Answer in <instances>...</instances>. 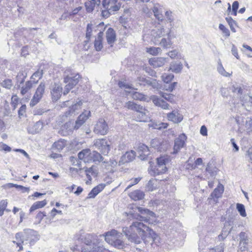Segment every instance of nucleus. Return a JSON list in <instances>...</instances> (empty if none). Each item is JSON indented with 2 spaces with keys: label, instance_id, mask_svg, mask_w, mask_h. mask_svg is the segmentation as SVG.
<instances>
[{
  "label": "nucleus",
  "instance_id": "1",
  "mask_svg": "<svg viewBox=\"0 0 252 252\" xmlns=\"http://www.w3.org/2000/svg\"><path fill=\"white\" fill-rule=\"evenodd\" d=\"M139 214H131L132 217L136 220L133 221L129 227H124L123 232L127 239L135 244H139L141 240L151 238L153 242L159 241L158 235L143 221L147 222L151 217H155V214L148 209L140 207H137Z\"/></svg>",
  "mask_w": 252,
  "mask_h": 252
},
{
  "label": "nucleus",
  "instance_id": "2",
  "mask_svg": "<svg viewBox=\"0 0 252 252\" xmlns=\"http://www.w3.org/2000/svg\"><path fill=\"white\" fill-rule=\"evenodd\" d=\"M100 236L104 238L107 243L117 249H122L126 247V244L122 240V233L115 229H112L105 233L104 235Z\"/></svg>",
  "mask_w": 252,
  "mask_h": 252
},
{
  "label": "nucleus",
  "instance_id": "3",
  "mask_svg": "<svg viewBox=\"0 0 252 252\" xmlns=\"http://www.w3.org/2000/svg\"><path fill=\"white\" fill-rule=\"evenodd\" d=\"M15 238L17 240H19L21 243H23L24 241H27L31 245H33L39 240L40 235L37 231L33 229H25L23 232L17 233Z\"/></svg>",
  "mask_w": 252,
  "mask_h": 252
},
{
  "label": "nucleus",
  "instance_id": "4",
  "mask_svg": "<svg viewBox=\"0 0 252 252\" xmlns=\"http://www.w3.org/2000/svg\"><path fill=\"white\" fill-rule=\"evenodd\" d=\"M26 77V75H24L23 72H19L16 76L18 85V88L20 90V93L22 95L28 93L32 88L33 85L35 84L34 81L32 80L27 81L25 84L24 82Z\"/></svg>",
  "mask_w": 252,
  "mask_h": 252
},
{
  "label": "nucleus",
  "instance_id": "5",
  "mask_svg": "<svg viewBox=\"0 0 252 252\" xmlns=\"http://www.w3.org/2000/svg\"><path fill=\"white\" fill-rule=\"evenodd\" d=\"M79 78L80 75L79 74H76L73 76L67 75L64 77V82L66 84L64 87V90L63 93L64 95L67 94L69 91L78 83Z\"/></svg>",
  "mask_w": 252,
  "mask_h": 252
},
{
  "label": "nucleus",
  "instance_id": "6",
  "mask_svg": "<svg viewBox=\"0 0 252 252\" xmlns=\"http://www.w3.org/2000/svg\"><path fill=\"white\" fill-rule=\"evenodd\" d=\"M95 148L103 155H107L110 150V141L105 138L97 139L95 141Z\"/></svg>",
  "mask_w": 252,
  "mask_h": 252
},
{
  "label": "nucleus",
  "instance_id": "7",
  "mask_svg": "<svg viewBox=\"0 0 252 252\" xmlns=\"http://www.w3.org/2000/svg\"><path fill=\"white\" fill-rule=\"evenodd\" d=\"M94 240V236L88 234L86 235L84 238L85 246L82 249L81 252H94V243H93Z\"/></svg>",
  "mask_w": 252,
  "mask_h": 252
},
{
  "label": "nucleus",
  "instance_id": "8",
  "mask_svg": "<svg viewBox=\"0 0 252 252\" xmlns=\"http://www.w3.org/2000/svg\"><path fill=\"white\" fill-rule=\"evenodd\" d=\"M109 130L107 123L104 119H100L95 125V133L102 135H106Z\"/></svg>",
  "mask_w": 252,
  "mask_h": 252
},
{
  "label": "nucleus",
  "instance_id": "9",
  "mask_svg": "<svg viewBox=\"0 0 252 252\" xmlns=\"http://www.w3.org/2000/svg\"><path fill=\"white\" fill-rule=\"evenodd\" d=\"M151 145L159 152L165 151L168 147V144L167 141L158 138L152 139L151 141Z\"/></svg>",
  "mask_w": 252,
  "mask_h": 252
},
{
  "label": "nucleus",
  "instance_id": "10",
  "mask_svg": "<svg viewBox=\"0 0 252 252\" xmlns=\"http://www.w3.org/2000/svg\"><path fill=\"white\" fill-rule=\"evenodd\" d=\"M136 112L137 116L135 119L137 121L146 122L150 120L149 112L144 107L140 105Z\"/></svg>",
  "mask_w": 252,
  "mask_h": 252
},
{
  "label": "nucleus",
  "instance_id": "11",
  "mask_svg": "<svg viewBox=\"0 0 252 252\" xmlns=\"http://www.w3.org/2000/svg\"><path fill=\"white\" fill-rule=\"evenodd\" d=\"M167 32L163 27H156L151 31L152 41L157 44L158 39L166 35Z\"/></svg>",
  "mask_w": 252,
  "mask_h": 252
},
{
  "label": "nucleus",
  "instance_id": "12",
  "mask_svg": "<svg viewBox=\"0 0 252 252\" xmlns=\"http://www.w3.org/2000/svg\"><path fill=\"white\" fill-rule=\"evenodd\" d=\"M91 153V150L89 149L83 150L80 152L78 154V158L80 159H84L85 162H90L94 161V154Z\"/></svg>",
  "mask_w": 252,
  "mask_h": 252
},
{
  "label": "nucleus",
  "instance_id": "13",
  "mask_svg": "<svg viewBox=\"0 0 252 252\" xmlns=\"http://www.w3.org/2000/svg\"><path fill=\"white\" fill-rule=\"evenodd\" d=\"M187 140V136L184 133L180 134L178 138H177L174 141V146L173 148L174 151L172 153L173 154H177L179 151L185 145V141Z\"/></svg>",
  "mask_w": 252,
  "mask_h": 252
},
{
  "label": "nucleus",
  "instance_id": "14",
  "mask_svg": "<svg viewBox=\"0 0 252 252\" xmlns=\"http://www.w3.org/2000/svg\"><path fill=\"white\" fill-rule=\"evenodd\" d=\"M74 126L71 121H68L62 125L59 131V133L63 136L71 134L73 130L75 129Z\"/></svg>",
  "mask_w": 252,
  "mask_h": 252
},
{
  "label": "nucleus",
  "instance_id": "15",
  "mask_svg": "<svg viewBox=\"0 0 252 252\" xmlns=\"http://www.w3.org/2000/svg\"><path fill=\"white\" fill-rule=\"evenodd\" d=\"M91 112L88 110L84 111L80 114L75 121L74 127L75 130L78 129L90 116Z\"/></svg>",
  "mask_w": 252,
  "mask_h": 252
},
{
  "label": "nucleus",
  "instance_id": "16",
  "mask_svg": "<svg viewBox=\"0 0 252 252\" xmlns=\"http://www.w3.org/2000/svg\"><path fill=\"white\" fill-rule=\"evenodd\" d=\"M150 99L156 106L159 107L164 110L170 109V106L163 99L159 98L158 96L153 95L151 96Z\"/></svg>",
  "mask_w": 252,
  "mask_h": 252
},
{
  "label": "nucleus",
  "instance_id": "17",
  "mask_svg": "<svg viewBox=\"0 0 252 252\" xmlns=\"http://www.w3.org/2000/svg\"><path fill=\"white\" fill-rule=\"evenodd\" d=\"M136 153L133 150L126 152L121 158L119 160V165L124 164L125 163L129 162L132 161L135 158Z\"/></svg>",
  "mask_w": 252,
  "mask_h": 252
},
{
  "label": "nucleus",
  "instance_id": "18",
  "mask_svg": "<svg viewBox=\"0 0 252 252\" xmlns=\"http://www.w3.org/2000/svg\"><path fill=\"white\" fill-rule=\"evenodd\" d=\"M167 118L169 121L175 124L180 123L183 119V115L176 110H173L171 113H168Z\"/></svg>",
  "mask_w": 252,
  "mask_h": 252
},
{
  "label": "nucleus",
  "instance_id": "19",
  "mask_svg": "<svg viewBox=\"0 0 252 252\" xmlns=\"http://www.w3.org/2000/svg\"><path fill=\"white\" fill-rule=\"evenodd\" d=\"M62 87L59 84L54 83L51 89V94L53 101H57L61 97L62 93Z\"/></svg>",
  "mask_w": 252,
  "mask_h": 252
},
{
  "label": "nucleus",
  "instance_id": "20",
  "mask_svg": "<svg viewBox=\"0 0 252 252\" xmlns=\"http://www.w3.org/2000/svg\"><path fill=\"white\" fill-rule=\"evenodd\" d=\"M83 104L82 100H79L69 107L68 110L65 112L66 116H71L78 113L79 110L81 109Z\"/></svg>",
  "mask_w": 252,
  "mask_h": 252
},
{
  "label": "nucleus",
  "instance_id": "21",
  "mask_svg": "<svg viewBox=\"0 0 252 252\" xmlns=\"http://www.w3.org/2000/svg\"><path fill=\"white\" fill-rule=\"evenodd\" d=\"M167 58L158 57L154 58L149 60L150 64L154 67H161L167 62Z\"/></svg>",
  "mask_w": 252,
  "mask_h": 252
},
{
  "label": "nucleus",
  "instance_id": "22",
  "mask_svg": "<svg viewBox=\"0 0 252 252\" xmlns=\"http://www.w3.org/2000/svg\"><path fill=\"white\" fill-rule=\"evenodd\" d=\"M43 125L40 121L37 122L32 126L28 128V132L32 134L39 133L43 128Z\"/></svg>",
  "mask_w": 252,
  "mask_h": 252
},
{
  "label": "nucleus",
  "instance_id": "23",
  "mask_svg": "<svg viewBox=\"0 0 252 252\" xmlns=\"http://www.w3.org/2000/svg\"><path fill=\"white\" fill-rule=\"evenodd\" d=\"M167 38H162L159 43V45L164 48H169L172 45V42L170 39V32H167Z\"/></svg>",
  "mask_w": 252,
  "mask_h": 252
},
{
  "label": "nucleus",
  "instance_id": "24",
  "mask_svg": "<svg viewBox=\"0 0 252 252\" xmlns=\"http://www.w3.org/2000/svg\"><path fill=\"white\" fill-rule=\"evenodd\" d=\"M108 4V9L112 12L118 11L121 6L118 0H109Z\"/></svg>",
  "mask_w": 252,
  "mask_h": 252
},
{
  "label": "nucleus",
  "instance_id": "25",
  "mask_svg": "<svg viewBox=\"0 0 252 252\" xmlns=\"http://www.w3.org/2000/svg\"><path fill=\"white\" fill-rule=\"evenodd\" d=\"M159 5L158 3L155 4L153 7V12L155 17L159 21H162L163 20V16L160 11Z\"/></svg>",
  "mask_w": 252,
  "mask_h": 252
},
{
  "label": "nucleus",
  "instance_id": "26",
  "mask_svg": "<svg viewBox=\"0 0 252 252\" xmlns=\"http://www.w3.org/2000/svg\"><path fill=\"white\" fill-rule=\"evenodd\" d=\"M106 39L108 44H112L116 40V33L113 29L109 28L106 32Z\"/></svg>",
  "mask_w": 252,
  "mask_h": 252
},
{
  "label": "nucleus",
  "instance_id": "27",
  "mask_svg": "<svg viewBox=\"0 0 252 252\" xmlns=\"http://www.w3.org/2000/svg\"><path fill=\"white\" fill-rule=\"evenodd\" d=\"M129 195L132 199L136 201L142 199L144 198V193L141 190H136L129 193Z\"/></svg>",
  "mask_w": 252,
  "mask_h": 252
},
{
  "label": "nucleus",
  "instance_id": "28",
  "mask_svg": "<svg viewBox=\"0 0 252 252\" xmlns=\"http://www.w3.org/2000/svg\"><path fill=\"white\" fill-rule=\"evenodd\" d=\"M224 191V187L222 185L219 184L217 188L211 193V196L213 198H218L221 197Z\"/></svg>",
  "mask_w": 252,
  "mask_h": 252
},
{
  "label": "nucleus",
  "instance_id": "29",
  "mask_svg": "<svg viewBox=\"0 0 252 252\" xmlns=\"http://www.w3.org/2000/svg\"><path fill=\"white\" fill-rule=\"evenodd\" d=\"M183 68V65L181 63L172 62L170 64L169 70L175 73H179Z\"/></svg>",
  "mask_w": 252,
  "mask_h": 252
},
{
  "label": "nucleus",
  "instance_id": "30",
  "mask_svg": "<svg viewBox=\"0 0 252 252\" xmlns=\"http://www.w3.org/2000/svg\"><path fill=\"white\" fill-rule=\"evenodd\" d=\"M95 161H98L99 162L102 161L103 167L108 169V167L110 165L109 162L106 160H103V158L102 156L98 152H95Z\"/></svg>",
  "mask_w": 252,
  "mask_h": 252
},
{
  "label": "nucleus",
  "instance_id": "31",
  "mask_svg": "<svg viewBox=\"0 0 252 252\" xmlns=\"http://www.w3.org/2000/svg\"><path fill=\"white\" fill-rule=\"evenodd\" d=\"M47 204L45 200L41 201H37L35 202L31 207L30 212H32L37 209L40 208L45 206Z\"/></svg>",
  "mask_w": 252,
  "mask_h": 252
},
{
  "label": "nucleus",
  "instance_id": "32",
  "mask_svg": "<svg viewBox=\"0 0 252 252\" xmlns=\"http://www.w3.org/2000/svg\"><path fill=\"white\" fill-rule=\"evenodd\" d=\"M93 167H94V166L92 165L90 168H87V167L86 168V169H85L86 174L87 177L88 179V180L86 181L87 184H89L90 182H91L92 181V176H94V170Z\"/></svg>",
  "mask_w": 252,
  "mask_h": 252
},
{
  "label": "nucleus",
  "instance_id": "33",
  "mask_svg": "<svg viewBox=\"0 0 252 252\" xmlns=\"http://www.w3.org/2000/svg\"><path fill=\"white\" fill-rule=\"evenodd\" d=\"M166 170V166L163 165V164H158V163L154 169L155 173L157 175L164 173Z\"/></svg>",
  "mask_w": 252,
  "mask_h": 252
},
{
  "label": "nucleus",
  "instance_id": "34",
  "mask_svg": "<svg viewBox=\"0 0 252 252\" xmlns=\"http://www.w3.org/2000/svg\"><path fill=\"white\" fill-rule=\"evenodd\" d=\"M43 74V70H37L31 76V79L33 80L32 81H34V83L36 84L38 80L42 78Z\"/></svg>",
  "mask_w": 252,
  "mask_h": 252
},
{
  "label": "nucleus",
  "instance_id": "35",
  "mask_svg": "<svg viewBox=\"0 0 252 252\" xmlns=\"http://www.w3.org/2000/svg\"><path fill=\"white\" fill-rule=\"evenodd\" d=\"M146 51L148 53L153 56H156L158 55L159 53H161L162 50L161 48L159 47H152L149 48H146Z\"/></svg>",
  "mask_w": 252,
  "mask_h": 252
},
{
  "label": "nucleus",
  "instance_id": "36",
  "mask_svg": "<svg viewBox=\"0 0 252 252\" xmlns=\"http://www.w3.org/2000/svg\"><path fill=\"white\" fill-rule=\"evenodd\" d=\"M217 70L220 74L225 77L230 76L232 74V72L229 73L225 71L220 62L218 63Z\"/></svg>",
  "mask_w": 252,
  "mask_h": 252
},
{
  "label": "nucleus",
  "instance_id": "37",
  "mask_svg": "<svg viewBox=\"0 0 252 252\" xmlns=\"http://www.w3.org/2000/svg\"><path fill=\"white\" fill-rule=\"evenodd\" d=\"M139 106L140 105L135 103L133 101H128L126 103L125 107H126L129 110L136 111Z\"/></svg>",
  "mask_w": 252,
  "mask_h": 252
},
{
  "label": "nucleus",
  "instance_id": "38",
  "mask_svg": "<svg viewBox=\"0 0 252 252\" xmlns=\"http://www.w3.org/2000/svg\"><path fill=\"white\" fill-rule=\"evenodd\" d=\"M157 163L160 164H163V165H166L170 161V159L167 156H161L159 158H157Z\"/></svg>",
  "mask_w": 252,
  "mask_h": 252
},
{
  "label": "nucleus",
  "instance_id": "39",
  "mask_svg": "<svg viewBox=\"0 0 252 252\" xmlns=\"http://www.w3.org/2000/svg\"><path fill=\"white\" fill-rule=\"evenodd\" d=\"M45 84L43 82H41L39 85L38 86L35 93V94H38V96H40L41 97H42L43 95L45 92Z\"/></svg>",
  "mask_w": 252,
  "mask_h": 252
},
{
  "label": "nucleus",
  "instance_id": "40",
  "mask_svg": "<svg viewBox=\"0 0 252 252\" xmlns=\"http://www.w3.org/2000/svg\"><path fill=\"white\" fill-rule=\"evenodd\" d=\"M106 27H104L103 22L99 23L95 27V32H99L98 33V38H101L103 36V32L105 30Z\"/></svg>",
  "mask_w": 252,
  "mask_h": 252
},
{
  "label": "nucleus",
  "instance_id": "41",
  "mask_svg": "<svg viewBox=\"0 0 252 252\" xmlns=\"http://www.w3.org/2000/svg\"><path fill=\"white\" fill-rule=\"evenodd\" d=\"M206 171L208 172L211 176H215L217 174V169L212 166L211 163H208L207 165Z\"/></svg>",
  "mask_w": 252,
  "mask_h": 252
},
{
  "label": "nucleus",
  "instance_id": "42",
  "mask_svg": "<svg viewBox=\"0 0 252 252\" xmlns=\"http://www.w3.org/2000/svg\"><path fill=\"white\" fill-rule=\"evenodd\" d=\"M86 11L88 12H92L94 10V0H91L86 1L85 3Z\"/></svg>",
  "mask_w": 252,
  "mask_h": 252
},
{
  "label": "nucleus",
  "instance_id": "43",
  "mask_svg": "<svg viewBox=\"0 0 252 252\" xmlns=\"http://www.w3.org/2000/svg\"><path fill=\"white\" fill-rule=\"evenodd\" d=\"M241 102H243V105L245 104L249 105L252 104V96L250 95H245L243 97H240Z\"/></svg>",
  "mask_w": 252,
  "mask_h": 252
},
{
  "label": "nucleus",
  "instance_id": "44",
  "mask_svg": "<svg viewBox=\"0 0 252 252\" xmlns=\"http://www.w3.org/2000/svg\"><path fill=\"white\" fill-rule=\"evenodd\" d=\"M159 94L162 97L164 98L166 100L170 102H173L174 101V96L172 94H168L162 92H160Z\"/></svg>",
  "mask_w": 252,
  "mask_h": 252
},
{
  "label": "nucleus",
  "instance_id": "45",
  "mask_svg": "<svg viewBox=\"0 0 252 252\" xmlns=\"http://www.w3.org/2000/svg\"><path fill=\"white\" fill-rule=\"evenodd\" d=\"M138 153H144L145 156H149L150 155L149 148L144 144L139 145L138 147Z\"/></svg>",
  "mask_w": 252,
  "mask_h": 252
},
{
  "label": "nucleus",
  "instance_id": "46",
  "mask_svg": "<svg viewBox=\"0 0 252 252\" xmlns=\"http://www.w3.org/2000/svg\"><path fill=\"white\" fill-rule=\"evenodd\" d=\"M173 78L174 75L172 74H168L166 73H164L161 76L162 81L166 84H168L169 82H170L173 79Z\"/></svg>",
  "mask_w": 252,
  "mask_h": 252
},
{
  "label": "nucleus",
  "instance_id": "47",
  "mask_svg": "<svg viewBox=\"0 0 252 252\" xmlns=\"http://www.w3.org/2000/svg\"><path fill=\"white\" fill-rule=\"evenodd\" d=\"M225 20L228 23L231 31L233 32H235L236 30L234 28V26L236 25L235 21L233 20L231 17H226Z\"/></svg>",
  "mask_w": 252,
  "mask_h": 252
},
{
  "label": "nucleus",
  "instance_id": "48",
  "mask_svg": "<svg viewBox=\"0 0 252 252\" xmlns=\"http://www.w3.org/2000/svg\"><path fill=\"white\" fill-rule=\"evenodd\" d=\"M236 206L237 209L240 215L242 217H246L247 215L244 205L242 204L237 203Z\"/></svg>",
  "mask_w": 252,
  "mask_h": 252
},
{
  "label": "nucleus",
  "instance_id": "49",
  "mask_svg": "<svg viewBox=\"0 0 252 252\" xmlns=\"http://www.w3.org/2000/svg\"><path fill=\"white\" fill-rule=\"evenodd\" d=\"M65 147V143L62 140H60L56 142L53 144V147L58 150H63Z\"/></svg>",
  "mask_w": 252,
  "mask_h": 252
},
{
  "label": "nucleus",
  "instance_id": "50",
  "mask_svg": "<svg viewBox=\"0 0 252 252\" xmlns=\"http://www.w3.org/2000/svg\"><path fill=\"white\" fill-rule=\"evenodd\" d=\"M232 91L234 93L242 94L243 93V89L240 86L235 84L232 86Z\"/></svg>",
  "mask_w": 252,
  "mask_h": 252
},
{
  "label": "nucleus",
  "instance_id": "51",
  "mask_svg": "<svg viewBox=\"0 0 252 252\" xmlns=\"http://www.w3.org/2000/svg\"><path fill=\"white\" fill-rule=\"evenodd\" d=\"M1 86L8 89H10L13 86L12 81L11 79H5L1 83Z\"/></svg>",
  "mask_w": 252,
  "mask_h": 252
},
{
  "label": "nucleus",
  "instance_id": "52",
  "mask_svg": "<svg viewBox=\"0 0 252 252\" xmlns=\"http://www.w3.org/2000/svg\"><path fill=\"white\" fill-rule=\"evenodd\" d=\"M41 98L42 97L38 96V94H34L30 102V105L31 106H35L40 101Z\"/></svg>",
  "mask_w": 252,
  "mask_h": 252
},
{
  "label": "nucleus",
  "instance_id": "53",
  "mask_svg": "<svg viewBox=\"0 0 252 252\" xmlns=\"http://www.w3.org/2000/svg\"><path fill=\"white\" fill-rule=\"evenodd\" d=\"M245 127L249 131H252V118H247L245 121Z\"/></svg>",
  "mask_w": 252,
  "mask_h": 252
},
{
  "label": "nucleus",
  "instance_id": "54",
  "mask_svg": "<svg viewBox=\"0 0 252 252\" xmlns=\"http://www.w3.org/2000/svg\"><path fill=\"white\" fill-rule=\"evenodd\" d=\"M132 98L136 100H145V95L138 92H135L133 94Z\"/></svg>",
  "mask_w": 252,
  "mask_h": 252
},
{
  "label": "nucleus",
  "instance_id": "55",
  "mask_svg": "<svg viewBox=\"0 0 252 252\" xmlns=\"http://www.w3.org/2000/svg\"><path fill=\"white\" fill-rule=\"evenodd\" d=\"M93 25L92 24H88L87 27V30H86V37L88 39L87 40H86L85 42H86V44H87V42H88V40L90 39L91 37V33L92 32V27Z\"/></svg>",
  "mask_w": 252,
  "mask_h": 252
},
{
  "label": "nucleus",
  "instance_id": "56",
  "mask_svg": "<svg viewBox=\"0 0 252 252\" xmlns=\"http://www.w3.org/2000/svg\"><path fill=\"white\" fill-rule=\"evenodd\" d=\"M148 85L151 86L154 89H158L160 87L159 84L155 79H150Z\"/></svg>",
  "mask_w": 252,
  "mask_h": 252
},
{
  "label": "nucleus",
  "instance_id": "57",
  "mask_svg": "<svg viewBox=\"0 0 252 252\" xmlns=\"http://www.w3.org/2000/svg\"><path fill=\"white\" fill-rule=\"evenodd\" d=\"M177 84V82H173V83L168 85H165L164 86L163 89L165 91L169 92H172L173 90L175 88Z\"/></svg>",
  "mask_w": 252,
  "mask_h": 252
},
{
  "label": "nucleus",
  "instance_id": "58",
  "mask_svg": "<svg viewBox=\"0 0 252 252\" xmlns=\"http://www.w3.org/2000/svg\"><path fill=\"white\" fill-rule=\"evenodd\" d=\"M219 29L222 31L223 33L226 36L229 37L230 36V32L228 29L224 26L221 24L219 25Z\"/></svg>",
  "mask_w": 252,
  "mask_h": 252
},
{
  "label": "nucleus",
  "instance_id": "59",
  "mask_svg": "<svg viewBox=\"0 0 252 252\" xmlns=\"http://www.w3.org/2000/svg\"><path fill=\"white\" fill-rule=\"evenodd\" d=\"M0 151H5L6 152H9L11 151V148L7 145L6 144L0 142Z\"/></svg>",
  "mask_w": 252,
  "mask_h": 252
},
{
  "label": "nucleus",
  "instance_id": "60",
  "mask_svg": "<svg viewBox=\"0 0 252 252\" xmlns=\"http://www.w3.org/2000/svg\"><path fill=\"white\" fill-rule=\"evenodd\" d=\"M240 242H244L248 241V237L247 234L244 232H241L239 234Z\"/></svg>",
  "mask_w": 252,
  "mask_h": 252
},
{
  "label": "nucleus",
  "instance_id": "61",
  "mask_svg": "<svg viewBox=\"0 0 252 252\" xmlns=\"http://www.w3.org/2000/svg\"><path fill=\"white\" fill-rule=\"evenodd\" d=\"M150 79V78L147 79L144 77L140 76L138 78V81L140 85H148Z\"/></svg>",
  "mask_w": 252,
  "mask_h": 252
},
{
  "label": "nucleus",
  "instance_id": "62",
  "mask_svg": "<svg viewBox=\"0 0 252 252\" xmlns=\"http://www.w3.org/2000/svg\"><path fill=\"white\" fill-rule=\"evenodd\" d=\"M98 39V40L97 41H95V50L99 51H100L103 47L102 43V37Z\"/></svg>",
  "mask_w": 252,
  "mask_h": 252
},
{
  "label": "nucleus",
  "instance_id": "63",
  "mask_svg": "<svg viewBox=\"0 0 252 252\" xmlns=\"http://www.w3.org/2000/svg\"><path fill=\"white\" fill-rule=\"evenodd\" d=\"M248 242H239V249L241 252L246 251L248 250Z\"/></svg>",
  "mask_w": 252,
  "mask_h": 252
},
{
  "label": "nucleus",
  "instance_id": "64",
  "mask_svg": "<svg viewBox=\"0 0 252 252\" xmlns=\"http://www.w3.org/2000/svg\"><path fill=\"white\" fill-rule=\"evenodd\" d=\"M223 244H220L219 247L211 249L209 252H223Z\"/></svg>",
  "mask_w": 252,
  "mask_h": 252
}]
</instances>
